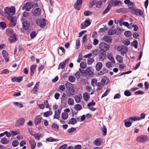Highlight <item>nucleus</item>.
Listing matches in <instances>:
<instances>
[{
  "label": "nucleus",
  "instance_id": "774afa93",
  "mask_svg": "<svg viewBox=\"0 0 149 149\" xmlns=\"http://www.w3.org/2000/svg\"><path fill=\"white\" fill-rule=\"evenodd\" d=\"M121 30L120 29L117 28L115 30L116 34L117 35L120 34L121 33Z\"/></svg>",
  "mask_w": 149,
  "mask_h": 149
},
{
  "label": "nucleus",
  "instance_id": "09e8293b",
  "mask_svg": "<svg viewBox=\"0 0 149 149\" xmlns=\"http://www.w3.org/2000/svg\"><path fill=\"white\" fill-rule=\"evenodd\" d=\"M76 49H78L80 47V39L79 38L78 39L76 40Z\"/></svg>",
  "mask_w": 149,
  "mask_h": 149
},
{
  "label": "nucleus",
  "instance_id": "5701e85b",
  "mask_svg": "<svg viewBox=\"0 0 149 149\" xmlns=\"http://www.w3.org/2000/svg\"><path fill=\"white\" fill-rule=\"evenodd\" d=\"M103 40L106 42L109 43H111L112 39L111 37L107 36H105L103 37Z\"/></svg>",
  "mask_w": 149,
  "mask_h": 149
},
{
  "label": "nucleus",
  "instance_id": "338daca9",
  "mask_svg": "<svg viewBox=\"0 0 149 149\" xmlns=\"http://www.w3.org/2000/svg\"><path fill=\"white\" fill-rule=\"evenodd\" d=\"M124 94L126 96H129L131 95V93L128 90L125 91L124 92Z\"/></svg>",
  "mask_w": 149,
  "mask_h": 149
},
{
  "label": "nucleus",
  "instance_id": "a878e982",
  "mask_svg": "<svg viewBox=\"0 0 149 149\" xmlns=\"http://www.w3.org/2000/svg\"><path fill=\"white\" fill-rule=\"evenodd\" d=\"M118 13H125L127 12V9L125 8H121L117 9L116 10Z\"/></svg>",
  "mask_w": 149,
  "mask_h": 149
},
{
  "label": "nucleus",
  "instance_id": "6ab92c4d",
  "mask_svg": "<svg viewBox=\"0 0 149 149\" xmlns=\"http://www.w3.org/2000/svg\"><path fill=\"white\" fill-rule=\"evenodd\" d=\"M39 86V82H37L35 84V86H34L32 91L31 92L33 94H37L38 91V89Z\"/></svg>",
  "mask_w": 149,
  "mask_h": 149
},
{
  "label": "nucleus",
  "instance_id": "c85d7f7f",
  "mask_svg": "<svg viewBox=\"0 0 149 149\" xmlns=\"http://www.w3.org/2000/svg\"><path fill=\"white\" fill-rule=\"evenodd\" d=\"M31 149H34L36 146V143L34 140H31L29 141Z\"/></svg>",
  "mask_w": 149,
  "mask_h": 149
},
{
  "label": "nucleus",
  "instance_id": "4468645a",
  "mask_svg": "<svg viewBox=\"0 0 149 149\" xmlns=\"http://www.w3.org/2000/svg\"><path fill=\"white\" fill-rule=\"evenodd\" d=\"M2 54L3 57L5 59V61L6 62L9 61V59L8 58L9 54L8 52L5 50H3L2 51Z\"/></svg>",
  "mask_w": 149,
  "mask_h": 149
},
{
  "label": "nucleus",
  "instance_id": "cd10ccee",
  "mask_svg": "<svg viewBox=\"0 0 149 149\" xmlns=\"http://www.w3.org/2000/svg\"><path fill=\"white\" fill-rule=\"evenodd\" d=\"M82 99V96L81 95H76L74 97V99L76 102L77 103H80Z\"/></svg>",
  "mask_w": 149,
  "mask_h": 149
},
{
  "label": "nucleus",
  "instance_id": "49530a36",
  "mask_svg": "<svg viewBox=\"0 0 149 149\" xmlns=\"http://www.w3.org/2000/svg\"><path fill=\"white\" fill-rule=\"evenodd\" d=\"M75 79L74 77L72 75H70L68 77V80L71 82H74L75 81Z\"/></svg>",
  "mask_w": 149,
  "mask_h": 149
},
{
  "label": "nucleus",
  "instance_id": "9d476101",
  "mask_svg": "<svg viewBox=\"0 0 149 149\" xmlns=\"http://www.w3.org/2000/svg\"><path fill=\"white\" fill-rule=\"evenodd\" d=\"M91 20L90 19H87L84 21V23H82L80 25L81 28L82 29H84L86 27H87L90 25Z\"/></svg>",
  "mask_w": 149,
  "mask_h": 149
},
{
  "label": "nucleus",
  "instance_id": "9b49d317",
  "mask_svg": "<svg viewBox=\"0 0 149 149\" xmlns=\"http://www.w3.org/2000/svg\"><path fill=\"white\" fill-rule=\"evenodd\" d=\"M42 119V117L40 115H38L36 116L35 118L34 123L36 125H39L41 122Z\"/></svg>",
  "mask_w": 149,
  "mask_h": 149
},
{
  "label": "nucleus",
  "instance_id": "864d4df0",
  "mask_svg": "<svg viewBox=\"0 0 149 149\" xmlns=\"http://www.w3.org/2000/svg\"><path fill=\"white\" fill-rule=\"evenodd\" d=\"M80 67L82 69H84L86 67V63L84 62H81L80 64Z\"/></svg>",
  "mask_w": 149,
  "mask_h": 149
},
{
  "label": "nucleus",
  "instance_id": "0eeeda50",
  "mask_svg": "<svg viewBox=\"0 0 149 149\" xmlns=\"http://www.w3.org/2000/svg\"><path fill=\"white\" fill-rule=\"evenodd\" d=\"M25 121L24 118H21L17 120L15 122V126L17 127H20L23 126Z\"/></svg>",
  "mask_w": 149,
  "mask_h": 149
},
{
  "label": "nucleus",
  "instance_id": "680f3d73",
  "mask_svg": "<svg viewBox=\"0 0 149 149\" xmlns=\"http://www.w3.org/2000/svg\"><path fill=\"white\" fill-rule=\"evenodd\" d=\"M80 72L81 73V75L82 76H86L87 75V73L86 72V70H81L80 69L79 70Z\"/></svg>",
  "mask_w": 149,
  "mask_h": 149
},
{
  "label": "nucleus",
  "instance_id": "c03bdc74",
  "mask_svg": "<svg viewBox=\"0 0 149 149\" xmlns=\"http://www.w3.org/2000/svg\"><path fill=\"white\" fill-rule=\"evenodd\" d=\"M1 142L3 144H7L9 143V142L6 138L4 137L2 138L1 140Z\"/></svg>",
  "mask_w": 149,
  "mask_h": 149
},
{
  "label": "nucleus",
  "instance_id": "393cba45",
  "mask_svg": "<svg viewBox=\"0 0 149 149\" xmlns=\"http://www.w3.org/2000/svg\"><path fill=\"white\" fill-rule=\"evenodd\" d=\"M13 31V29L11 28H8L6 29V33L8 36H10L14 34Z\"/></svg>",
  "mask_w": 149,
  "mask_h": 149
},
{
  "label": "nucleus",
  "instance_id": "4c0bfd02",
  "mask_svg": "<svg viewBox=\"0 0 149 149\" xmlns=\"http://www.w3.org/2000/svg\"><path fill=\"white\" fill-rule=\"evenodd\" d=\"M52 114V111H47L44 113L43 116L45 117H48L49 115H51Z\"/></svg>",
  "mask_w": 149,
  "mask_h": 149
},
{
  "label": "nucleus",
  "instance_id": "7c9ffc66",
  "mask_svg": "<svg viewBox=\"0 0 149 149\" xmlns=\"http://www.w3.org/2000/svg\"><path fill=\"white\" fill-rule=\"evenodd\" d=\"M77 121L74 118H72L69 121L68 123L69 124L74 125L77 122Z\"/></svg>",
  "mask_w": 149,
  "mask_h": 149
},
{
  "label": "nucleus",
  "instance_id": "5fc2aeb1",
  "mask_svg": "<svg viewBox=\"0 0 149 149\" xmlns=\"http://www.w3.org/2000/svg\"><path fill=\"white\" fill-rule=\"evenodd\" d=\"M111 7L108 6L102 13V15H104L107 13L110 9Z\"/></svg>",
  "mask_w": 149,
  "mask_h": 149
},
{
  "label": "nucleus",
  "instance_id": "13d9d810",
  "mask_svg": "<svg viewBox=\"0 0 149 149\" xmlns=\"http://www.w3.org/2000/svg\"><path fill=\"white\" fill-rule=\"evenodd\" d=\"M52 128L55 130H58L59 128L58 126L55 124H53L52 126Z\"/></svg>",
  "mask_w": 149,
  "mask_h": 149
},
{
  "label": "nucleus",
  "instance_id": "f3484780",
  "mask_svg": "<svg viewBox=\"0 0 149 149\" xmlns=\"http://www.w3.org/2000/svg\"><path fill=\"white\" fill-rule=\"evenodd\" d=\"M87 75L93 76V70L91 67H88L86 69Z\"/></svg>",
  "mask_w": 149,
  "mask_h": 149
},
{
  "label": "nucleus",
  "instance_id": "1a4fd4ad",
  "mask_svg": "<svg viewBox=\"0 0 149 149\" xmlns=\"http://www.w3.org/2000/svg\"><path fill=\"white\" fill-rule=\"evenodd\" d=\"M83 0H77L76 2L74 4V7L77 10H79L81 8Z\"/></svg>",
  "mask_w": 149,
  "mask_h": 149
},
{
  "label": "nucleus",
  "instance_id": "dca6fc26",
  "mask_svg": "<svg viewBox=\"0 0 149 149\" xmlns=\"http://www.w3.org/2000/svg\"><path fill=\"white\" fill-rule=\"evenodd\" d=\"M69 58L68 59H66L64 61H63V62H61L58 65V69L59 70L61 68L62 70L64 69L66 66V63L69 61Z\"/></svg>",
  "mask_w": 149,
  "mask_h": 149
},
{
  "label": "nucleus",
  "instance_id": "a19ab883",
  "mask_svg": "<svg viewBox=\"0 0 149 149\" xmlns=\"http://www.w3.org/2000/svg\"><path fill=\"white\" fill-rule=\"evenodd\" d=\"M1 27L2 30L4 29L7 27L6 23L3 22H0V27Z\"/></svg>",
  "mask_w": 149,
  "mask_h": 149
},
{
  "label": "nucleus",
  "instance_id": "bf43d9fd",
  "mask_svg": "<svg viewBox=\"0 0 149 149\" xmlns=\"http://www.w3.org/2000/svg\"><path fill=\"white\" fill-rule=\"evenodd\" d=\"M36 35L37 33H36V32L35 31L31 32L30 34V36L31 39L35 38Z\"/></svg>",
  "mask_w": 149,
  "mask_h": 149
},
{
  "label": "nucleus",
  "instance_id": "603ef678",
  "mask_svg": "<svg viewBox=\"0 0 149 149\" xmlns=\"http://www.w3.org/2000/svg\"><path fill=\"white\" fill-rule=\"evenodd\" d=\"M95 1L92 0L89 2V7L90 8H92L93 6L95 4Z\"/></svg>",
  "mask_w": 149,
  "mask_h": 149
},
{
  "label": "nucleus",
  "instance_id": "58836bf2",
  "mask_svg": "<svg viewBox=\"0 0 149 149\" xmlns=\"http://www.w3.org/2000/svg\"><path fill=\"white\" fill-rule=\"evenodd\" d=\"M128 120H130L133 121H136L139 120V119H138V117H135L133 116L128 118Z\"/></svg>",
  "mask_w": 149,
  "mask_h": 149
},
{
  "label": "nucleus",
  "instance_id": "ea45409f",
  "mask_svg": "<svg viewBox=\"0 0 149 149\" xmlns=\"http://www.w3.org/2000/svg\"><path fill=\"white\" fill-rule=\"evenodd\" d=\"M117 61L119 63H122L123 62V58L121 56L119 55H117L116 57Z\"/></svg>",
  "mask_w": 149,
  "mask_h": 149
},
{
  "label": "nucleus",
  "instance_id": "de8ad7c7",
  "mask_svg": "<svg viewBox=\"0 0 149 149\" xmlns=\"http://www.w3.org/2000/svg\"><path fill=\"white\" fill-rule=\"evenodd\" d=\"M113 63L110 61L107 62L106 64V65L108 68H110L113 67Z\"/></svg>",
  "mask_w": 149,
  "mask_h": 149
},
{
  "label": "nucleus",
  "instance_id": "39448f33",
  "mask_svg": "<svg viewBox=\"0 0 149 149\" xmlns=\"http://www.w3.org/2000/svg\"><path fill=\"white\" fill-rule=\"evenodd\" d=\"M149 140V137L146 135H140L136 138L137 141L140 143H144Z\"/></svg>",
  "mask_w": 149,
  "mask_h": 149
},
{
  "label": "nucleus",
  "instance_id": "20e7f679",
  "mask_svg": "<svg viewBox=\"0 0 149 149\" xmlns=\"http://www.w3.org/2000/svg\"><path fill=\"white\" fill-rule=\"evenodd\" d=\"M36 23L38 26H40L41 28L43 27L46 25L45 20L43 18L37 19L36 21Z\"/></svg>",
  "mask_w": 149,
  "mask_h": 149
},
{
  "label": "nucleus",
  "instance_id": "f03ea898",
  "mask_svg": "<svg viewBox=\"0 0 149 149\" xmlns=\"http://www.w3.org/2000/svg\"><path fill=\"white\" fill-rule=\"evenodd\" d=\"M129 9L132 10L133 12H131L132 14L138 16H142L143 15V11L137 9L135 7H129Z\"/></svg>",
  "mask_w": 149,
  "mask_h": 149
},
{
  "label": "nucleus",
  "instance_id": "e2e57ef3",
  "mask_svg": "<svg viewBox=\"0 0 149 149\" xmlns=\"http://www.w3.org/2000/svg\"><path fill=\"white\" fill-rule=\"evenodd\" d=\"M87 41V35H84L82 38V42L84 44L86 43Z\"/></svg>",
  "mask_w": 149,
  "mask_h": 149
},
{
  "label": "nucleus",
  "instance_id": "423d86ee",
  "mask_svg": "<svg viewBox=\"0 0 149 149\" xmlns=\"http://www.w3.org/2000/svg\"><path fill=\"white\" fill-rule=\"evenodd\" d=\"M33 4L31 2H27L25 3L22 8L23 10H25L26 11H29L33 7Z\"/></svg>",
  "mask_w": 149,
  "mask_h": 149
},
{
  "label": "nucleus",
  "instance_id": "a18cd8bd",
  "mask_svg": "<svg viewBox=\"0 0 149 149\" xmlns=\"http://www.w3.org/2000/svg\"><path fill=\"white\" fill-rule=\"evenodd\" d=\"M97 82V80L96 79H93L91 81L92 85L93 87H95L96 85Z\"/></svg>",
  "mask_w": 149,
  "mask_h": 149
},
{
  "label": "nucleus",
  "instance_id": "2f4dec72",
  "mask_svg": "<svg viewBox=\"0 0 149 149\" xmlns=\"http://www.w3.org/2000/svg\"><path fill=\"white\" fill-rule=\"evenodd\" d=\"M83 98L85 101H88L90 98L89 94L87 93H85L83 95Z\"/></svg>",
  "mask_w": 149,
  "mask_h": 149
},
{
  "label": "nucleus",
  "instance_id": "c756f323",
  "mask_svg": "<svg viewBox=\"0 0 149 149\" xmlns=\"http://www.w3.org/2000/svg\"><path fill=\"white\" fill-rule=\"evenodd\" d=\"M102 63L101 62H98L95 66L96 70L97 71L100 70L102 68Z\"/></svg>",
  "mask_w": 149,
  "mask_h": 149
},
{
  "label": "nucleus",
  "instance_id": "3c124183",
  "mask_svg": "<svg viewBox=\"0 0 149 149\" xmlns=\"http://www.w3.org/2000/svg\"><path fill=\"white\" fill-rule=\"evenodd\" d=\"M94 61V59L92 58H88L87 60V63L89 65H91Z\"/></svg>",
  "mask_w": 149,
  "mask_h": 149
},
{
  "label": "nucleus",
  "instance_id": "c9c22d12",
  "mask_svg": "<svg viewBox=\"0 0 149 149\" xmlns=\"http://www.w3.org/2000/svg\"><path fill=\"white\" fill-rule=\"evenodd\" d=\"M13 104L15 106L18 107L19 108H22L24 106L22 104L17 102H15Z\"/></svg>",
  "mask_w": 149,
  "mask_h": 149
},
{
  "label": "nucleus",
  "instance_id": "7ed1b4c3",
  "mask_svg": "<svg viewBox=\"0 0 149 149\" xmlns=\"http://www.w3.org/2000/svg\"><path fill=\"white\" fill-rule=\"evenodd\" d=\"M99 46L101 50L104 52L108 51L110 48V46L104 42L100 43L99 44Z\"/></svg>",
  "mask_w": 149,
  "mask_h": 149
},
{
  "label": "nucleus",
  "instance_id": "f8f14e48",
  "mask_svg": "<svg viewBox=\"0 0 149 149\" xmlns=\"http://www.w3.org/2000/svg\"><path fill=\"white\" fill-rule=\"evenodd\" d=\"M10 21V27H13L15 26L16 24V22L15 20H14L13 17H11L7 18Z\"/></svg>",
  "mask_w": 149,
  "mask_h": 149
},
{
  "label": "nucleus",
  "instance_id": "72a5a7b5",
  "mask_svg": "<svg viewBox=\"0 0 149 149\" xmlns=\"http://www.w3.org/2000/svg\"><path fill=\"white\" fill-rule=\"evenodd\" d=\"M115 33V30L113 28H111L108 31V34L110 35H113Z\"/></svg>",
  "mask_w": 149,
  "mask_h": 149
},
{
  "label": "nucleus",
  "instance_id": "052dcab7",
  "mask_svg": "<svg viewBox=\"0 0 149 149\" xmlns=\"http://www.w3.org/2000/svg\"><path fill=\"white\" fill-rule=\"evenodd\" d=\"M137 45L138 42L136 40H134L132 42L131 45H133V46L134 47V48L135 49H137L138 47Z\"/></svg>",
  "mask_w": 149,
  "mask_h": 149
},
{
  "label": "nucleus",
  "instance_id": "f257e3e1",
  "mask_svg": "<svg viewBox=\"0 0 149 149\" xmlns=\"http://www.w3.org/2000/svg\"><path fill=\"white\" fill-rule=\"evenodd\" d=\"M4 10L6 18L13 17V16L15 13V8L13 6H12L10 8L6 7L4 8Z\"/></svg>",
  "mask_w": 149,
  "mask_h": 149
},
{
  "label": "nucleus",
  "instance_id": "4d7b16f0",
  "mask_svg": "<svg viewBox=\"0 0 149 149\" xmlns=\"http://www.w3.org/2000/svg\"><path fill=\"white\" fill-rule=\"evenodd\" d=\"M19 144V142L17 140H14L12 143V145L13 146L15 147L17 146Z\"/></svg>",
  "mask_w": 149,
  "mask_h": 149
},
{
  "label": "nucleus",
  "instance_id": "79ce46f5",
  "mask_svg": "<svg viewBox=\"0 0 149 149\" xmlns=\"http://www.w3.org/2000/svg\"><path fill=\"white\" fill-rule=\"evenodd\" d=\"M62 118L64 120L67 119L68 117V114L65 112L63 113L61 115Z\"/></svg>",
  "mask_w": 149,
  "mask_h": 149
},
{
  "label": "nucleus",
  "instance_id": "8fccbe9b",
  "mask_svg": "<svg viewBox=\"0 0 149 149\" xmlns=\"http://www.w3.org/2000/svg\"><path fill=\"white\" fill-rule=\"evenodd\" d=\"M101 130L103 132V136H106L107 133V129L106 127L105 126H104Z\"/></svg>",
  "mask_w": 149,
  "mask_h": 149
},
{
  "label": "nucleus",
  "instance_id": "ddd939ff",
  "mask_svg": "<svg viewBox=\"0 0 149 149\" xmlns=\"http://www.w3.org/2000/svg\"><path fill=\"white\" fill-rule=\"evenodd\" d=\"M65 86L67 90H68L70 92H74L73 89L74 87L73 85L69 82H67L65 84Z\"/></svg>",
  "mask_w": 149,
  "mask_h": 149
},
{
  "label": "nucleus",
  "instance_id": "473e14b6",
  "mask_svg": "<svg viewBox=\"0 0 149 149\" xmlns=\"http://www.w3.org/2000/svg\"><path fill=\"white\" fill-rule=\"evenodd\" d=\"M58 140V139L53 138L52 137L48 138L46 139V141L49 142L57 141Z\"/></svg>",
  "mask_w": 149,
  "mask_h": 149
},
{
  "label": "nucleus",
  "instance_id": "69168bd1",
  "mask_svg": "<svg viewBox=\"0 0 149 149\" xmlns=\"http://www.w3.org/2000/svg\"><path fill=\"white\" fill-rule=\"evenodd\" d=\"M110 91V90L109 89H107L106 91L105 92V93L102 95L101 97V98H103L107 95L108 94V93H109V92Z\"/></svg>",
  "mask_w": 149,
  "mask_h": 149
},
{
  "label": "nucleus",
  "instance_id": "6e6552de",
  "mask_svg": "<svg viewBox=\"0 0 149 149\" xmlns=\"http://www.w3.org/2000/svg\"><path fill=\"white\" fill-rule=\"evenodd\" d=\"M118 50L121 53L122 55H124L127 52L128 49L127 48L123 46H118L117 48Z\"/></svg>",
  "mask_w": 149,
  "mask_h": 149
},
{
  "label": "nucleus",
  "instance_id": "6e6d98bb",
  "mask_svg": "<svg viewBox=\"0 0 149 149\" xmlns=\"http://www.w3.org/2000/svg\"><path fill=\"white\" fill-rule=\"evenodd\" d=\"M94 143L96 146H100L101 145V143L100 140L98 139H95L94 141Z\"/></svg>",
  "mask_w": 149,
  "mask_h": 149
},
{
  "label": "nucleus",
  "instance_id": "0e129e2a",
  "mask_svg": "<svg viewBox=\"0 0 149 149\" xmlns=\"http://www.w3.org/2000/svg\"><path fill=\"white\" fill-rule=\"evenodd\" d=\"M65 94L63 93L61 98L62 103H64L66 102V99L65 97Z\"/></svg>",
  "mask_w": 149,
  "mask_h": 149
},
{
  "label": "nucleus",
  "instance_id": "f704fd0d",
  "mask_svg": "<svg viewBox=\"0 0 149 149\" xmlns=\"http://www.w3.org/2000/svg\"><path fill=\"white\" fill-rule=\"evenodd\" d=\"M124 34L126 37L129 38L132 36V33L130 31H126L124 32Z\"/></svg>",
  "mask_w": 149,
  "mask_h": 149
},
{
  "label": "nucleus",
  "instance_id": "e433bc0d",
  "mask_svg": "<svg viewBox=\"0 0 149 149\" xmlns=\"http://www.w3.org/2000/svg\"><path fill=\"white\" fill-rule=\"evenodd\" d=\"M68 103L69 105H73L74 103V100L72 98H69L68 100Z\"/></svg>",
  "mask_w": 149,
  "mask_h": 149
},
{
  "label": "nucleus",
  "instance_id": "412c9836",
  "mask_svg": "<svg viewBox=\"0 0 149 149\" xmlns=\"http://www.w3.org/2000/svg\"><path fill=\"white\" fill-rule=\"evenodd\" d=\"M37 66V65L36 64L32 65L31 66L30 75L31 76L33 75Z\"/></svg>",
  "mask_w": 149,
  "mask_h": 149
},
{
  "label": "nucleus",
  "instance_id": "4be33fe9",
  "mask_svg": "<svg viewBox=\"0 0 149 149\" xmlns=\"http://www.w3.org/2000/svg\"><path fill=\"white\" fill-rule=\"evenodd\" d=\"M41 10L40 8H36L33 12V14L35 16L39 15L41 13Z\"/></svg>",
  "mask_w": 149,
  "mask_h": 149
},
{
  "label": "nucleus",
  "instance_id": "b1692460",
  "mask_svg": "<svg viewBox=\"0 0 149 149\" xmlns=\"http://www.w3.org/2000/svg\"><path fill=\"white\" fill-rule=\"evenodd\" d=\"M108 58L111 61L112 63H115V61L113 55L111 53H109L107 54Z\"/></svg>",
  "mask_w": 149,
  "mask_h": 149
},
{
  "label": "nucleus",
  "instance_id": "bb28decb",
  "mask_svg": "<svg viewBox=\"0 0 149 149\" xmlns=\"http://www.w3.org/2000/svg\"><path fill=\"white\" fill-rule=\"evenodd\" d=\"M124 122L125 125L127 127H130L132 125V122L130 121V120H128V118L124 120Z\"/></svg>",
  "mask_w": 149,
  "mask_h": 149
},
{
  "label": "nucleus",
  "instance_id": "a211bd4d",
  "mask_svg": "<svg viewBox=\"0 0 149 149\" xmlns=\"http://www.w3.org/2000/svg\"><path fill=\"white\" fill-rule=\"evenodd\" d=\"M104 52L100 51L99 54V57L100 61H103L106 57V53L104 54Z\"/></svg>",
  "mask_w": 149,
  "mask_h": 149
},
{
  "label": "nucleus",
  "instance_id": "aec40b11",
  "mask_svg": "<svg viewBox=\"0 0 149 149\" xmlns=\"http://www.w3.org/2000/svg\"><path fill=\"white\" fill-rule=\"evenodd\" d=\"M8 40L10 43H13L16 42L17 40V38L15 34H13V35L10 36Z\"/></svg>",
  "mask_w": 149,
  "mask_h": 149
},
{
  "label": "nucleus",
  "instance_id": "37998d69",
  "mask_svg": "<svg viewBox=\"0 0 149 149\" xmlns=\"http://www.w3.org/2000/svg\"><path fill=\"white\" fill-rule=\"evenodd\" d=\"M74 107L75 109L78 111H79L82 109V107L81 105L79 104L75 105L74 106Z\"/></svg>",
  "mask_w": 149,
  "mask_h": 149
},
{
  "label": "nucleus",
  "instance_id": "2eb2a0df",
  "mask_svg": "<svg viewBox=\"0 0 149 149\" xmlns=\"http://www.w3.org/2000/svg\"><path fill=\"white\" fill-rule=\"evenodd\" d=\"M30 26V23L27 20H25L22 23L23 28L25 31L27 30L29 28Z\"/></svg>",
  "mask_w": 149,
  "mask_h": 149
}]
</instances>
